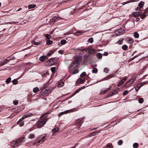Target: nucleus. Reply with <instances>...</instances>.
Wrapping results in <instances>:
<instances>
[{
	"label": "nucleus",
	"mask_w": 148,
	"mask_h": 148,
	"mask_svg": "<svg viewBox=\"0 0 148 148\" xmlns=\"http://www.w3.org/2000/svg\"><path fill=\"white\" fill-rule=\"evenodd\" d=\"M50 112H47L43 114L42 116L41 117L40 119L36 124L34 127L38 128L44 125L48 120V119L46 118L47 116H45V115L49 114Z\"/></svg>",
	"instance_id": "1"
},
{
	"label": "nucleus",
	"mask_w": 148,
	"mask_h": 148,
	"mask_svg": "<svg viewBox=\"0 0 148 148\" xmlns=\"http://www.w3.org/2000/svg\"><path fill=\"white\" fill-rule=\"evenodd\" d=\"M46 138V135H42L38 137L33 144L36 146H38L42 144L45 140Z\"/></svg>",
	"instance_id": "2"
},
{
	"label": "nucleus",
	"mask_w": 148,
	"mask_h": 148,
	"mask_svg": "<svg viewBox=\"0 0 148 148\" xmlns=\"http://www.w3.org/2000/svg\"><path fill=\"white\" fill-rule=\"evenodd\" d=\"M25 141V137H22L19 138L16 141H13L11 143V145L12 147H16L20 145L21 144Z\"/></svg>",
	"instance_id": "3"
},
{
	"label": "nucleus",
	"mask_w": 148,
	"mask_h": 148,
	"mask_svg": "<svg viewBox=\"0 0 148 148\" xmlns=\"http://www.w3.org/2000/svg\"><path fill=\"white\" fill-rule=\"evenodd\" d=\"M32 115H33L32 114L30 113H27L26 114L24 115L22 118L20 119V120L17 122L19 124V126L21 127L24 125V123L23 122H21L23 120L25 119L26 118Z\"/></svg>",
	"instance_id": "4"
},
{
	"label": "nucleus",
	"mask_w": 148,
	"mask_h": 148,
	"mask_svg": "<svg viewBox=\"0 0 148 148\" xmlns=\"http://www.w3.org/2000/svg\"><path fill=\"white\" fill-rule=\"evenodd\" d=\"M136 77L137 76L136 75L132 76L131 79L127 81V83L124 86L126 88L129 87L130 85L132 84L134 81L136 79Z\"/></svg>",
	"instance_id": "5"
},
{
	"label": "nucleus",
	"mask_w": 148,
	"mask_h": 148,
	"mask_svg": "<svg viewBox=\"0 0 148 148\" xmlns=\"http://www.w3.org/2000/svg\"><path fill=\"white\" fill-rule=\"evenodd\" d=\"M82 57L81 56H75L74 58V61L73 63L74 64L77 66L80 62L81 61Z\"/></svg>",
	"instance_id": "6"
},
{
	"label": "nucleus",
	"mask_w": 148,
	"mask_h": 148,
	"mask_svg": "<svg viewBox=\"0 0 148 148\" xmlns=\"http://www.w3.org/2000/svg\"><path fill=\"white\" fill-rule=\"evenodd\" d=\"M145 4L144 2L141 1L138 4L137 7L136 8L135 10L137 11H141V8L143 7Z\"/></svg>",
	"instance_id": "7"
},
{
	"label": "nucleus",
	"mask_w": 148,
	"mask_h": 148,
	"mask_svg": "<svg viewBox=\"0 0 148 148\" xmlns=\"http://www.w3.org/2000/svg\"><path fill=\"white\" fill-rule=\"evenodd\" d=\"M148 15V7L145 9L144 12L142 14L141 18L142 19L145 18Z\"/></svg>",
	"instance_id": "8"
},
{
	"label": "nucleus",
	"mask_w": 148,
	"mask_h": 148,
	"mask_svg": "<svg viewBox=\"0 0 148 148\" xmlns=\"http://www.w3.org/2000/svg\"><path fill=\"white\" fill-rule=\"evenodd\" d=\"M119 88H117L113 90L110 94V96H112L114 95L118 94V92L119 91Z\"/></svg>",
	"instance_id": "9"
},
{
	"label": "nucleus",
	"mask_w": 148,
	"mask_h": 148,
	"mask_svg": "<svg viewBox=\"0 0 148 148\" xmlns=\"http://www.w3.org/2000/svg\"><path fill=\"white\" fill-rule=\"evenodd\" d=\"M53 60V59H51L45 62V65L47 66H51L54 64Z\"/></svg>",
	"instance_id": "10"
},
{
	"label": "nucleus",
	"mask_w": 148,
	"mask_h": 148,
	"mask_svg": "<svg viewBox=\"0 0 148 148\" xmlns=\"http://www.w3.org/2000/svg\"><path fill=\"white\" fill-rule=\"evenodd\" d=\"M8 57L5 59L1 62L0 63V65L1 66H3L7 63L9 61L10 59Z\"/></svg>",
	"instance_id": "11"
},
{
	"label": "nucleus",
	"mask_w": 148,
	"mask_h": 148,
	"mask_svg": "<svg viewBox=\"0 0 148 148\" xmlns=\"http://www.w3.org/2000/svg\"><path fill=\"white\" fill-rule=\"evenodd\" d=\"M141 14V12H135L132 13L131 16L132 17H136L139 16Z\"/></svg>",
	"instance_id": "12"
},
{
	"label": "nucleus",
	"mask_w": 148,
	"mask_h": 148,
	"mask_svg": "<svg viewBox=\"0 0 148 148\" xmlns=\"http://www.w3.org/2000/svg\"><path fill=\"white\" fill-rule=\"evenodd\" d=\"M85 79L84 77L79 78L76 82L77 84H79L83 83L85 81Z\"/></svg>",
	"instance_id": "13"
},
{
	"label": "nucleus",
	"mask_w": 148,
	"mask_h": 148,
	"mask_svg": "<svg viewBox=\"0 0 148 148\" xmlns=\"http://www.w3.org/2000/svg\"><path fill=\"white\" fill-rule=\"evenodd\" d=\"M100 132V131L98 132H96L94 131L93 132L90 134H89L88 135L89 137H91L93 136H94L97 134L98 133H99Z\"/></svg>",
	"instance_id": "14"
},
{
	"label": "nucleus",
	"mask_w": 148,
	"mask_h": 148,
	"mask_svg": "<svg viewBox=\"0 0 148 148\" xmlns=\"http://www.w3.org/2000/svg\"><path fill=\"white\" fill-rule=\"evenodd\" d=\"M58 18L57 17H54L50 19V22L51 23H53L58 21Z\"/></svg>",
	"instance_id": "15"
},
{
	"label": "nucleus",
	"mask_w": 148,
	"mask_h": 148,
	"mask_svg": "<svg viewBox=\"0 0 148 148\" xmlns=\"http://www.w3.org/2000/svg\"><path fill=\"white\" fill-rule=\"evenodd\" d=\"M148 83V82L147 81L145 82H142L138 84L136 86H137L138 87L140 88L142 86H143L145 84Z\"/></svg>",
	"instance_id": "16"
},
{
	"label": "nucleus",
	"mask_w": 148,
	"mask_h": 148,
	"mask_svg": "<svg viewBox=\"0 0 148 148\" xmlns=\"http://www.w3.org/2000/svg\"><path fill=\"white\" fill-rule=\"evenodd\" d=\"M112 88V86H110L107 89H106V90H103V91L101 92V94H103L107 92L109 90H111Z\"/></svg>",
	"instance_id": "17"
},
{
	"label": "nucleus",
	"mask_w": 148,
	"mask_h": 148,
	"mask_svg": "<svg viewBox=\"0 0 148 148\" xmlns=\"http://www.w3.org/2000/svg\"><path fill=\"white\" fill-rule=\"evenodd\" d=\"M85 88L84 86H82L79 89L77 90L73 94V95H75L76 93L79 92L82 89Z\"/></svg>",
	"instance_id": "18"
},
{
	"label": "nucleus",
	"mask_w": 148,
	"mask_h": 148,
	"mask_svg": "<svg viewBox=\"0 0 148 148\" xmlns=\"http://www.w3.org/2000/svg\"><path fill=\"white\" fill-rule=\"evenodd\" d=\"M59 130V128L58 127H56L52 130V132L53 134H54L57 132Z\"/></svg>",
	"instance_id": "19"
},
{
	"label": "nucleus",
	"mask_w": 148,
	"mask_h": 148,
	"mask_svg": "<svg viewBox=\"0 0 148 148\" xmlns=\"http://www.w3.org/2000/svg\"><path fill=\"white\" fill-rule=\"evenodd\" d=\"M47 57V56L46 57L44 56H41L39 60L40 61L43 62L45 60L46 58Z\"/></svg>",
	"instance_id": "20"
},
{
	"label": "nucleus",
	"mask_w": 148,
	"mask_h": 148,
	"mask_svg": "<svg viewBox=\"0 0 148 148\" xmlns=\"http://www.w3.org/2000/svg\"><path fill=\"white\" fill-rule=\"evenodd\" d=\"M84 32L78 31L75 33V35L78 36L80 35L82 33H84Z\"/></svg>",
	"instance_id": "21"
},
{
	"label": "nucleus",
	"mask_w": 148,
	"mask_h": 148,
	"mask_svg": "<svg viewBox=\"0 0 148 148\" xmlns=\"http://www.w3.org/2000/svg\"><path fill=\"white\" fill-rule=\"evenodd\" d=\"M33 44L35 45H42V41H40L39 42H37L35 41H34L33 42Z\"/></svg>",
	"instance_id": "22"
},
{
	"label": "nucleus",
	"mask_w": 148,
	"mask_h": 148,
	"mask_svg": "<svg viewBox=\"0 0 148 148\" xmlns=\"http://www.w3.org/2000/svg\"><path fill=\"white\" fill-rule=\"evenodd\" d=\"M96 51V50L93 49H90L88 51V52L90 54H92Z\"/></svg>",
	"instance_id": "23"
},
{
	"label": "nucleus",
	"mask_w": 148,
	"mask_h": 148,
	"mask_svg": "<svg viewBox=\"0 0 148 148\" xmlns=\"http://www.w3.org/2000/svg\"><path fill=\"white\" fill-rule=\"evenodd\" d=\"M138 1V0H132L131 1H127V2H126L122 3V4L123 5H124L126 4L129 3L130 2H132L137 1Z\"/></svg>",
	"instance_id": "24"
},
{
	"label": "nucleus",
	"mask_w": 148,
	"mask_h": 148,
	"mask_svg": "<svg viewBox=\"0 0 148 148\" xmlns=\"http://www.w3.org/2000/svg\"><path fill=\"white\" fill-rule=\"evenodd\" d=\"M97 57L101 59L102 57V54L100 53H98L96 54Z\"/></svg>",
	"instance_id": "25"
},
{
	"label": "nucleus",
	"mask_w": 148,
	"mask_h": 148,
	"mask_svg": "<svg viewBox=\"0 0 148 148\" xmlns=\"http://www.w3.org/2000/svg\"><path fill=\"white\" fill-rule=\"evenodd\" d=\"M64 84V83L63 82H60L58 83V87H61L63 86Z\"/></svg>",
	"instance_id": "26"
},
{
	"label": "nucleus",
	"mask_w": 148,
	"mask_h": 148,
	"mask_svg": "<svg viewBox=\"0 0 148 148\" xmlns=\"http://www.w3.org/2000/svg\"><path fill=\"white\" fill-rule=\"evenodd\" d=\"M54 52L53 50H51L48 53L47 56L48 57L50 56L54 53Z\"/></svg>",
	"instance_id": "27"
},
{
	"label": "nucleus",
	"mask_w": 148,
	"mask_h": 148,
	"mask_svg": "<svg viewBox=\"0 0 148 148\" xmlns=\"http://www.w3.org/2000/svg\"><path fill=\"white\" fill-rule=\"evenodd\" d=\"M36 6L35 4H30L29 5L28 8L29 9H30L35 8Z\"/></svg>",
	"instance_id": "28"
},
{
	"label": "nucleus",
	"mask_w": 148,
	"mask_h": 148,
	"mask_svg": "<svg viewBox=\"0 0 148 148\" xmlns=\"http://www.w3.org/2000/svg\"><path fill=\"white\" fill-rule=\"evenodd\" d=\"M47 41L46 42V44L48 45H49L53 43V41L49 40H46Z\"/></svg>",
	"instance_id": "29"
},
{
	"label": "nucleus",
	"mask_w": 148,
	"mask_h": 148,
	"mask_svg": "<svg viewBox=\"0 0 148 148\" xmlns=\"http://www.w3.org/2000/svg\"><path fill=\"white\" fill-rule=\"evenodd\" d=\"M35 138V135L34 134H29L28 136V138L30 139H33Z\"/></svg>",
	"instance_id": "30"
},
{
	"label": "nucleus",
	"mask_w": 148,
	"mask_h": 148,
	"mask_svg": "<svg viewBox=\"0 0 148 148\" xmlns=\"http://www.w3.org/2000/svg\"><path fill=\"white\" fill-rule=\"evenodd\" d=\"M123 39L122 38L120 39L116 43L118 44L121 45L123 44Z\"/></svg>",
	"instance_id": "31"
},
{
	"label": "nucleus",
	"mask_w": 148,
	"mask_h": 148,
	"mask_svg": "<svg viewBox=\"0 0 148 148\" xmlns=\"http://www.w3.org/2000/svg\"><path fill=\"white\" fill-rule=\"evenodd\" d=\"M45 36L46 38V40H49V39L51 38V36L50 35L48 34H46L45 35Z\"/></svg>",
	"instance_id": "32"
},
{
	"label": "nucleus",
	"mask_w": 148,
	"mask_h": 148,
	"mask_svg": "<svg viewBox=\"0 0 148 148\" xmlns=\"http://www.w3.org/2000/svg\"><path fill=\"white\" fill-rule=\"evenodd\" d=\"M134 37L136 38H138L139 36V34L137 32L134 33Z\"/></svg>",
	"instance_id": "33"
},
{
	"label": "nucleus",
	"mask_w": 148,
	"mask_h": 148,
	"mask_svg": "<svg viewBox=\"0 0 148 148\" xmlns=\"http://www.w3.org/2000/svg\"><path fill=\"white\" fill-rule=\"evenodd\" d=\"M77 49L78 50H79V51H80V50L81 51V52L82 51V53H82L83 52H84V51H87V49L85 48V49H82L81 48H77Z\"/></svg>",
	"instance_id": "34"
},
{
	"label": "nucleus",
	"mask_w": 148,
	"mask_h": 148,
	"mask_svg": "<svg viewBox=\"0 0 148 148\" xmlns=\"http://www.w3.org/2000/svg\"><path fill=\"white\" fill-rule=\"evenodd\" d=\"M98 72V70L97 68H94L92 70V72L93 73H97Z\"/></svg>",
	"instance_id": "35"
},
{
	"label": "nucleus",
	"mask_w": 148,
	"mask_h": 148,
	"mask_svg": "<svg viewBox=\"0 0 148 148\" xmlns=\"http://www.w3.org/2000/svg\"><path fill=\"white\" fill-rule=\"evenodd\" d=\"M79 71L77 69H75L71 74H75L79 72Z\"/></svg>",
	"instance_id": "36"
},
{
	"label": "nucleus",
	"mask_w": 148,
	"mask_h": 148,
	"mask_svg": "<svg viewBox=\"0 0 148 148\" xmlns=\"http://www.w3.org/2000/svg\"><path fill=\"white\" fill-rule=\"evenodd\" d=\"M127 48L128 46L126 45H124L122 46V49L124 50H127Z\"/></svg>",
	"instance_id": "37"
},
{
	"label": "nucleus",
	"mask_w": 148,
	"mask_h": 148,
	"mask_svg": "<svg viewBox=\"0 0 148 148\" xmlns=\"http://www.w3.org/2000/svg\"><path fill=\"white\" fill-rule=\"evenodd\" d=\"M38 90L39 88L37 87L34 88L33 89V92H34L35 93L37 92L38 91Z\"/></svg>",
	"instance_id": "38"
},
{
	"label": "nucleus",
	"mask_w": 148,
	"mask_h": 148,
	"mask_svg": "<svg viewBox=\"0 0 148 148\" xmlns=\"http://www.w3.org/2000/svg\"><path fill=\"white\" fill-rule=\"evenodd\" d=\"M88 41L90 43H92L93 42V39L92 38H90L88 39Z\"/></svg>",
	"instance_id": "39"
},
{
	"label": "nucleus",
	"mask_w": 148,
	"mask_h": 148,
	"mask_svg": "<svg viewBox=\"0 0 148 148\" xmlns=\"http://www.w3.org/2000/svg\"><path fill=\"white\" fill-rule=\"evenodd\" d=\"M127 40L128 42L130 44L132 43L133 42V40L131 38L127 39Z\"/></svg>",
	"instance_id": "40"
},
{
	"label": "nucleus",
	"mask_w": 148,
	"mask_h": 148,
	"mask_svg": "<svg viewBox=\"0 0 148 148\" xmlns=\"http://www.w3.org/2000/svg\"><path fill=\"white\" fill-rule=\"evenodd\" d=\"M11 80V78L10 77H8L6 80L5 82H6V83L7 84H9Z\"/></svg>",
	"instance_id": "41"
},
{
	"label": "nucleus",
	"mask_w": 148,
	"mask_h": 148,
	"mask_svg": "<svg viewBox=\"0 0 148 148\" xmlns=\"http://www.w3.org/2000/svg\"><path fill=\"white\" fill-rule=\"evenodd\" d=\"M61 44L62 45H64L66 43V41L65 40H62L61 41Z\"/></svg>",
	"instance_id": "42"
},
{
	"label": "nucleus",
	"mask_w": 148,
	"mask_h": 148,
	"mask_svg": "<svg viewBox=\"0 0 148 148\" xmlns=\"http://www.w3.org/2000/svg\"><path fill=\"white\" fill-rule=\"evenodd\" d=\"M144 102V99L143 98H140L138 99V102L140 103H142Z\"/></svg>",
	"instance_id": "43"
},
{
	"label": "nucleus",
	"mask_w": 148,
	"mask_h": 148,
	"mask_svg": "<svg viewBox=\"0 0 148 148\" xmlns=\"http://www.w3.org/2000/svg\"><path fill=\"white\" fill-rule=\"evenodd\" d=\"M138 146V144L137 143H135L133 145V147L134 148H137Z\"/></svg>",
	"instance_id": "44"
},
{
	"label": "nucleus",
	"mask_w": 148,
	"mask_h": 148,
	"mask_svg": "<svg viewBox=\"0 0 148 148\" xmlns=\"http://www.w3.org/2000/svg\"><path fill=\"white\" fill-rule=\"evenodd\" d=\"M107 148H113V147L112 146V144H107L106 145Z\"/></svg>",
	"instance_id": "45"
},
{
	"label": "nucleus",
	"mask_w": 148,
	"mask_h": 148,
	"mask_svg": "<svg viewBox=\"0 0 148 148\" xmlns=\"http://www.w3.org/2000/svg\"><path fill=\"white\" fill-rule=\"evenodd\" d=\"M124 82V81H123V80H121L120 81L119 84H118V86L119 87L121 85L123 82Z\"/></svg>",
	"instance_id": "46"
},
{
	"label": "nucleus",
	"mask_w": 148,
	"mask_h": 148,
	"mask_svg": "<svg viewBox=\"0 0 148 148\" xmlns=\"http://www.w3.org/2000/svg\"><path fill=\"white\" fill-rule=\"evenodd\" d=\"M56 68L55 67H52L51 68V70L53 73L55 72Z\"/></svg>",
	"instance_id": "47"
},
{
	"label": "nucleus",
	"mask_w": 148,
	"mask_h": 148,
	"mask_svg": "<svg viewBox=\"0 0 148 148\" xmlns=\"http://www.w3.org/2000/svg\"><path fill=\"white\" fill-rule=\"evenodd\" d=\"M12 83L16 85L18 84V82L16 79H14L12 81Z\"/></svg>",
	"instance_id": "48"
},
{
	"label": "nucleus",
	"mask_w": 148,
	"mask_h": 148,
	"mask_svg": "<svg viewBox=\"0 0 148 148\" xmlns=\"http://www.w3.org/2000/svg\"><path fill=\"white\" fill-rule=\"evenodd\" d=\"M123 143V141L122 140H120L118 142V144L119 145H121Z\"/></svg>",
	"instance_id": "49"
},
{
	"label": "nucleus",
	"mask_w": 148,
	"mask_h": 148,
	"mask_svg": "<svg viewBox=\"0 0 148 148\" xmlns=\"http://www.w3.org/2000/svg\"><path fill=\"white\" fill-rule=\"evenodd\" d=\"M86 74V73L85 72H83L80 75V77H81L84 76Z\"/></svg>",
	"instance_id": "50"
},
{
	"label": "nucleus",
	"mask_w": 148,
	"mask_h": 148,
	"mask_svg": "<svg viewBox=\"0 0 148 148\" xmlns=\"http://www.w3.org/2000/svg\"><path fill=\"white\" fill-rule=\"evenodd\" d=\"M77 123H79L81 124L82 123V120L81 119H79L77 121Z\"/></svg>",
	"instance_id": "51"
},
{
	"label": "nucleus",
	"mask_w": 148,
	"mask_h": 148,
	"mask_svg": "<svg viewBox=\"0 0 148 148\" xmlns=\"http://www.w3.org/2000/svg\"><path fill=\"white\" fill-rule=\"evenodd\" d=\"M128 93V91L127 90H126L124 91L123 93V96H124L127 95Z\"/></svg>",
	"instance_id": "52"
},
{
	"label": "nucleus",
	"mask_w": 148,
	"mask_h": 148,
	"mask_svg": "<svg viewBox=\"0 0 148 148\" xmlns=\"http://www.w3.org/2000/svg\"><path fill=\"white\" fill-rule=\"evenodd\" d=\"M13 103L15 105H16L18 104V101H17L16 100H14L13 101Z\"/></svg>",
	"instance_id": "53"
},
{
	"label": "nucleus",
	"mask_w": 148,
	"mask_h": 148,
	"mask_svg": "<svg viewBox=\"0 0 148 148\" xmlns=\"http://www.w3.org/2000/svg\"><path fill=\"white\" fill-rule=\"evenodd\" d=\"M140 88H139V87H138L136 86L135 87V89L136 91V92H137L138 90Z\"/></svg>",
	"instance_id": "54"
},
{
	"label": "nucleus",
	"mask_w": 148,
	"mask_h": 148,
	"mask_svg": "<svg viewBox=\"0 0 148 148\" xmlns=\"http://www.w3.org/2000/svg\"><path fill=\"white\" fill-rule=\"evenodd\" d=\"M114 75L113 74H111L108 76V78L110 79L112 77H113L114 76Z\"/></svg>",
	"instance_id": "55"
},
{
	"label": "nucleus",
	"mask_w": 148,
	"mask_h": 148,
	"mask_svg": "<svg viewBox=\"0 0 148 148\" xmlns=\"http://www.w3.org/2000/svg\"><path fill=\"white\" fill-rule=\"evenodd\" d=\"M58 52L59 53L61 54H62L64 53V51L63 50H59L58 51Z\"/></svg>",
	"instance_id": "56"
},
{
	"label": "nucleus",
	"mask_w": 148,
	"mask_h": 148,
	"mask_svg": "<svg viewBox=\"0 0 148 148\" xmlns=\"http://www.w3.org/2000/svg\"><path fill=\"white\" fill-rule=\"evenodd\" d=\"M68 111H65L64 112H61V113H62V115L63 114H66L67 113V112Z\"/></svg>",
	"instance_id": "57"
},
{
	"label": "nucleus",
	"mask_w": 148,
	"mask_h": 148,
	"mask_svg": "<svg viewBox=\"0 0 148 148\" xmlns=\"http://www.w3.org/2000/svg\"><path fill=\"white\" fill-rule=\"evenodd\" d=\"M127 79V78L126 77H125L123 78L121 80H123V81H124V82Z\"/></svg>",
	"instance_id": "58"
},
{
	"label": "nucleus",
	"mask_w": 148,
	"mask_h": 148,
	"mask_svg": "<svg viewBox=\"0 0 148 148\" xmlns=\"http://www.w3.org/2000/svg\"><path fill=\"white\" fill-rule=\"evenodd\" d=\"M49 91V90H47L46 91H45L44 93V94H46Z\"/></svg>",
	"instance_id": "59"
},
{
	"label": "nucleus",
	"mask_w": 148,
	"mask_h": 148,
	"mask_svg": "<svg viewBox=\"0 0 148 148\" xmlns=\"http://www.w3.org/2000/svg\"><path fill=\"white\" fill-rule=\"evenodd\" d=\"M104 71L105 72H107L108 71V70L106 68L105 69Z\"/></svg>",
	"instance_id": "60"
},
{
	"label": "nucleus",
	"mask_w": 148,
	"mask_h": 148,
	"mask_svg": "<svg viewBox=\"0 0 148 148\" xmlns=\"http://www.w3.org/2000/svg\"><path fill=\"white\" fill-rule=\"evenodd\" d=\"M62 115V113H61V112L60 113L58 114V116L59 117H60Z\"/></svg>",
	"instance_id": "61"
},
{
	"label": "nucleus",
	"mask_w": 148,
	"mask_h": 148,
	"mask_svg": "<svg viewBox=\"0 0 148 148\" xmlns=\"http://www.w3.org/2000/svg\"><path fill=\"white\" fill-rule=\"evenodd\" d=\"M21 10L22 8H20L16 11H19Z\"/></svg>",
	"instance_id": "62"
},
{
	"label": "nucleus",
	"mask_w": 148,
	"mask_h": 148,
	"mask_svg": "<svg viewBox=\"0 0 148 148\" xmlns=\"http://www.w3.org/2000/svg\"><path fill=\"white\" fill-rule=\"evenodd\" d=\"M139 20H140V19L139 18H137V21H139Z\"/></svg>",
	"instance_id": "63"
},
{
	"label": "nucleus",
	"mask_w": 148,
	"mask_h": 148,
	"mask_svg": "<svg viewBox=\"0 0 148 148\" xmlns=\"http://www.w3.org/2000/svg\"><path fill=\"white\" fill-rule=\"evenodd\" d=\"M136 56H135L134 57L132 58V60L133 59H134L135 58H136Z\"/></svg>",
	"instance_id": "64"
}]
</instances>
